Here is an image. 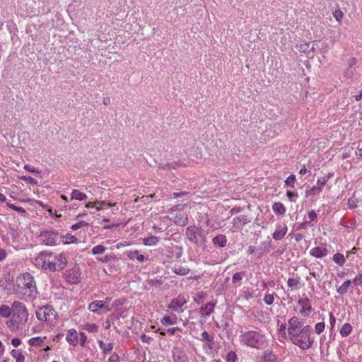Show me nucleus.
<instances>
[{
    "instance_id": "1",
    "label": "nucleus",
    "mask_w": 362,
    "mask_h": 362,
    "mask_svg": "<svg viewBox=\"0 0 362 362\" xmlns=\"http://www.w3.org/2000/svg\"><path fill=\"white\" fill-rule=\"evenodd\" d=\"M13 292L20 299L26 302H33L35 300L39 292L34 276L29 272L20 274L13 285Z\"/></svg>"
},
{
    "instance_id": "2",
    "label": "nucleus",
    "mask_w": 362,
    "mask_h": 362,
    "mask_svg": "<svg viewBox=\"0 0 362 362\" xmlns=\"http://www.w3.org/2000/svg\"><path fill=\"white\" fill-rule=\"evenodd\" d=\"M28 310L25 305L20 301L12 303V315L6 325L12 332L23 329L28 320Z\"/></svg>"
},
{
    "instance_id": "3",
    "label": "nucleus",
    "mask_w": 362,
    "mask_h": 362,
    "mask_svg": "<svg viewBox=\"0 0 362 362\" xmlns=\"http://www.w3.org/2000/svg\"><path fill=\"white\" fill-rule=\"evenodd\" d=\"M240 342L243 345L256 349H265L268 345L266 334L259 329L241 332Z\"/></svg>"
},
{
    "instance_id": "4",
    "label": "nucleus",
    "mask_w": 362,
    "mask_h": 362,
    "mask_svg": "<svg viewBox=\"0 0 362 362\" xmlns=\"http://www.w3.org/2000/svg\"><path fill=\"white\" fill-rule=\"evenodd\" d=\"M301 350H308L313 346L315 337L312 335V327L310 325L300 327L296 335L292 334L287 340Z\"/></svg>"
},
{
    "instance_id": "5",
    "label": "nucleus",
    "mask_w": 362,
    "mask_h": 362,
    "mask_svg": "<svg viewBox=\"0 0 362 362\" xmlns=\"http://www.w3.org/2000/svg\"><path fill=\"white\" fill-rule=\"evenodd\" d=\"M303 321L297 316L290 317L286 322H278L277 334L280 341H287L292 334L296 335V332L303 325Z\"/></svg>"
},
{
    "instance_id": "6",
    "label": "nucleus",
    "mask_w": 362,
    "mask_h": 362,
    "mask_svg": "<svg viewBox=\"0 0 362 362\" xmlns=\"http://www.w3.org/2000/svg\"><path fill=\"white\" fill-rule=\"evenodd\" d=\"M54 254L44 251L38 253L33 259V264L38 268L54 272L57 270V262H53Z\"/></svg>"
},
{
    "instance_id": "7",
    "label": "nucleus",
    "mask_w": 362,
    "mask_h": 362,
    "mask_svg": "<svg viewBox=\"0 0 362 362\" xmlns=\"http://www.w3.org/2000/svg\"><path fill=\"white\" fill-rule=\"evenodd\" d=\"M38 320L45 322H52L56 320L57 311L50 305H45L39 308L35 312Z\"/></svg>"
},
{
    "instance_id": "8",
    "label": "nucleus",
    "mask_w": 362,
    "mask_h": 362,
    "mask_svg": "<svg viewBox=\"0 0 362 362\" xmlns=\"http://www.w3.org/2000/svg\"><path fill=\"white\" fill-rule=\"evenodd\" d=\"M110 300V298H107L106 300H94L88 305V309L95 313L102 315L109 312L111 308L108 304Z\"/></svg>"
},
{
    "instance_id": "9",
    "label": "nucleus",
    "mask_w": 362,
    "mask_h": 362,
    "mask_svg": "<svg viewBox=\"0 0 362 362\" xmlns=\"http://www.w3.org/2000/svg\"><path fill=\"white\" fill-rule=\"evenodd\" d=\"M189 297L187 296L185 294H180L170 301L168 308L173 311L182 313L183 312L182 307L187 303Z\"/></svg>"
},
{
    "instance_id": "10",
    "label": "nucleus",
    "mask_w": 362,
    "mask_h": 362,
    "mask_svg": "<svg viewBox=\"0 0 362 362\" xmlns=\"http://www.w3.org/2000/svg\"><path fill=\"white\" fill-rule=\"evenodd\" d=\"M298 304L301 307L299 313L303 317H308L313 310L310 301L308 298H300L298 300Z\"/></svg>"
},
{
    "instance_id": "11",
    "label": "nucleus",
    "mask_w": 362,
    "mask_h": 362,
    "mask_svg": "<svg viewBox=\"0 0 362 362\" xmlns=\"http://www.w3.org/2000/svg\"><path fill=\"white\" fill-rule=\"evenodd\" d=\"M66 279L70 284H76L80 281L81 273L79 269L74 268L67 270L65 274Z\"/></svg>"
},
{
    "instance_id": "12",
    "label": "nucleus",
    "mask_w": 362,
    "mask_h": 362,
    "mask_svg": "<svg viewBox=\"0 0 362 362\" xmlns=\"http://www.w3.org/2000/svg\"><path fill=\"white\" fill-rule=\"evenodd\" d=\"M356 59L355 57H350L347 60L348 66L344 70L343 76L346 78H351L356 74Z\"/></svg>"
},
{
    "instance_id": "13",
    "label": "nucleus",
    "mask_w": 362,
    "mask_h": 362,
    "mask_svg": "<svg viewBox=\"0 0 362 362\" xmlns=\"http://www.w3.org/2000/svg\"><path fill=\"white\" fill-rule=\"evenodd\" d=\"M310 255L315 258H322L328 255V249L326 244L315 247L310 250Z\"/></svg>"
},
{
    "instance_id": "14",
    "label": "nucleus",
    "mask_w": 362,
    "mask_h": 362,
    "mask_svg": "<svg viewBox=\"0 0 362 362\" xmlns=\"http://www.w3.org/2000/svg\"><path fill=\"white\" fill-rule=\"evenodd\" d=\"M42 242L47 245H57V235L54 233L45 232L41 235Z\"/></svg>"
},
{
    "instance_id": "15",
    "label": "nucleus",
    "mask_w": 362,
    "mask_h": 362,
    "mask_svg": "<svg viewBox=\"0 0 362 362\" xmlns=\"http://www.w3.org/2000/svg\"><path fill=\"white\" fill-rule=\"evenodd\" d=\"M288 228L285 224H279L276 226V230L273 233V238L275 240H280L284 238L286 234Z\"/></svg>"
},
{
    "instance_id": "16",
    "label": "nucleus",
    "mask_w": 362,
    "mask_h": 362,
    "mask_svg": "<svg viewBox=\"0 0 362 362\" xmlns=\"http://www.w3.org/2000/svg\"><path fill=\"white\" fill-rule=\"evenodd\" d=\"M297 49L298 51L309 54L310 53H313L315 51V41L311 42H304L299 45H298Z\"/></svg>"
},
{
    "instance_id": "17",
    "label": "nucleus",
    "mask_w": 362,
    "mask_h": 362,
    "mask_svg": "<svg viewBox=\"0 0 362 362\" xmlns=\"http://www.w3.org/2000/svg\"><path fill=\"white\" fill-rule=\"evenodd\" d=\"M54 262H57V269H63L67 264L66 257L64 253H59L57 255H54Z\"/></svg>"
},
{
    "instance_id": "18",
    "label": "nucleus",
    "mask_w": 362,
    "mask_h": 362,
    "mask_svg": "<svg viewBox=\"0 0 362 362\" xmlns=\"http://www.w3.org/2000/svg\"><path fill=\"white\" fill-rule=\"evenodd\" d=\"M66 340L71 346H76L78 344V333L75 329H69L67 331Z\"/></svg>"
},
{
    "instance_id": "19",
    "label": "nucleus",
    "mask_w": 362,
    "mask_h": 362,
    "mask_svg": "<svg viewBox=\"0 0 362 362\" xmlns=\"http://www.w3.org/2000/svg\"><path fill=\"white\" fill-rule=\"evenodd\" d=\"M215 303L212 302L207 303L200 308V313L203 316L210 315L214 310Z\"/></svg>"
},
{
    "instance_id": "20",
    "label": "nucleus",
    "mask_w": 362,
    "mask_h": 362,
    "mask_svg": "<svg viewBox=\"0 0 362 362\" xmlns=\"http://www.w3.org/2000/svg\"><path fill=\"white\" fill-rule=\"evenodd\" d=\"M315 50L319 49L322 54H326L329 51V45L325 41L316 40L315 41Z\"/></svg>"
},
{
    "instance_id": "21",
    "label": "nucleus",
    "mask_w": 362,
    "mask_h": 362,
    "mask_svg": "<svg viewBox=\"0 0 362 362\" xmlns=\"http://www.w3.org/2000/svg\"><path fill=\"white\" fill-rule=\"evenodd\" d=\"M273 211L279 216H283L285 214L286 209L284 205L281 202H275L272 204Z\"/></svg>"
},
{
    "instance_id": "22",
    "label": "nucleus",
    "mask_w": 362,
    "mask_h": 362,
    "mask_svg": "<svg viewBox=\"0 0 362 362\" xmlns=\"http://www.w3.org/2000/svg\"><path fill=\"white\" fill-rule=\"evenodd\" d=\"M212 243L215 246L223 247L226 245L227 238L224 235H218L212 239Z\"/></svg>"
},
{
    "instance_id": "23",
    "label": "nucleus",
    "mask_w": 362,
    "mask_h": 362,
    "mask_svg": "<svg viewBox=\"0 0 362 362\" xmlns=\"http://www.w3.org/2000/svg\"><path fill=\"white\" fill-rule=\"evenodd\" d=\"M177 321V317L175 315L172 316L165 315L161 320L160 322L163 325H175Z\"/></svg>"
},
{
    "instance_id": "24",
    "label": "nucleus",
    "mask_w": 362,
    "mask_h": 362,
    "mask_svg": "<svg viewBox=\"0 0 362 362\" xmlns=\"http://www.w3.org/2000/svg\"><path fill=\"white\" fill-rule=\"evenodd\" d=\"M249 222L247 216L241 215L233 218V223L237 227H240Z\"/></svg>"
},
{
    "instance_id": "25",
    "label": "nucleus",
    "mask_w": 362,
    "mask_h": 362,
    "mask_svg": "<svg viewBox=\"0 0 362 362\" xmlns=\"http://www.w3.org/2000/svg\"><path fill=\"white\" fill-rule=\"evenodd\" d=\"M46 337H35L29 339L28 344L32 346L40 347L42 346Z\"/></svg>"
},
{
    "instance_id": "26",
    "label": "nucleus",
    "mask_w": 362,
    "mask_h": 362,
    "mask_svg": "<svg viewBox=\"0 0 362 362\" xmlns=\"http://www.w3.org/2000/svg\"><path fill=\"white\" fill-rule=\"evenodd\" d=\"M158 241V238L154 235H151L149 237L144 238L142 239L143 244L146 246H154L157 245Z\"/></svg>"
},
{
    "instance_id": "27",
    "label": "nucleus",
    "mask_w": 362,
    "mask_h": 362,
    "mask_svg": "<svg viewBox=\"0 0 362 362\" xmlns=\"http://www.w3.org/2000/svg\"><path fill=\"white\" fill-rule=\"evenodd\" d=\"M71 199L83 201L87 199V195L78 189H74L71 192Z\"/></svg>"
},
{
    "instance_id": "28",
    "label": "nucleus",
    "mask_w": 362,
    "mask_h": 362,
    "mask_svg": "<svg viewBox=\"0 0 362 362\" xmlns=\"http://www.w3.org/2000/svg\"><path fill=\"white\" fill-rule=\"evenodd\" d=\"M352 329L353 328L351 324L345 323L339 330V333L342 337H346L351 333Z\"/></svg>"
},
{
    "instance_id": "29",
    "label": "nucleus",
    "mask_w": 362,
    "mask_h": 362,
    "mask_svg": "<svg viewBox=\"0 0 362 362\" xmlns=\"http://www.w3.org/2000/svg\"><path fill=\"white\" fill-rule=\"evenodd\" d=\"M11 355L16 359V362H25V356L21 351L13 349L11 351Z\"/></svg>"
},
{
    "instance_id": "30",
    "label": "nucleus",
    "mask_w": 362,
    "mask_h": 362,
    "mask_svg": "<svg viewBox=\"0 0 362 362\" xmlns=\"http://www.w3.org/2000/svg\"><path fill=\"white\" fill-rule=\"evenodd\" d=\"M322 189L320 188V186H313L309 189H307L305 190V196L310 197V196H315L319 194L322 192Z\"/></svg>"
},
{
    "instance_id": "31",
    "label": "nucleus",
    "mask_w": 362,
    "mask_h": 362,
    "mask_svg": "<svg viewBox=\"0 0 362 362\" xmlns=\"http://www.w3.org/2000/svg\"><path fill=\"white\" fill-rule=\"evenodd\" d=\"M12 315V307L10 308L6 305H2L0 307V316L7 318Z\"/></svg>"
},
{
    "instance_id": "32",
    "label": "nucleus",
    "mask_w": 362,
    "mask_h": 362,
    "mask_svg": "<svg viewBox=\"0 0 362 362\" xmlns=\"http://www.w3.org/2000/svg\"><path fill=\"white\" fill-rule=\"evenodd\" d=\"M63 243L64 245H69L71 243H78V239L74 235L70 233H67L66 235L63 237Z\"/></svg>"
},
{
    "instance_id": "33",
    "label": "nucleus",
    "mask_w": 362,
    "mask_h": 362,
    "mask_svg": "<svg viewBox=\"0 0 362 362\" xmlns=\"http://www.w3.org/2000/svg\"><path fill=\"white\" fill-rule=\"evenodd\" d=\"M98 345L100 349L103 350L104 354H107L112 350L114 345L113 343L105 344L103 341H98Z\"/></svg>"
},
{
    "instance_id": "34",
    "label": "nucleus",
    "mask_w": 362,
    "mask_h": 362,
    "mask_svg": "<svg viewBox=\"0 0 362 362\" xmlns=\"http://www.w3.org/2000/svg\"><path fill=\"white\" fill-rule=\"evenodd\" d=\"M351 281L350 280H346L345 281L341 286H339L337 291L339 294L340 295H344L345 293H347L348 291V289L349 288V286H351Z\"/></svg>"
},
{
    "instance_id": "35",
    "label": "nucleus",
    "mask_w": 362,
    "mask_h": 362,
    "mask_svg": "<svg viewBox=\"0 0 362 362\" xmlns=\"http://www.w3.org/2000/svg\"><path fill=\"white\" fill-rule=\"evenodd\" d=\"M264 360L265 362H278L276 356L269 351L264 352Z\"/></svg>"
},
{
    "instance_id": "36",
    "label": "nucleus",
    "mask_w": 362,
    "mask_h": 362,
    "mask_svg": "<svg viewBox=\"0 0 362 362\" xmlns=\"http://www.w3.org/2000/svg\"><path fill=\"white\" fill-rule=\"evenodd\" d=\"M333 261L339 266H343L345 264L346 259L343 254H334L332 258Z\"/></svg>"
},
{
    "instance_id": "37",
    "label": "nucleus",
    "mask_w": 362,
    "mask_h": 362,
    "mask_svg": "<svg viewBox=\"0 0 362 362\" xmlns=\"http://www.w3.org/2000/svg\"><path fill=\"white\" fill-rule=\"evenodd\" d=\"M173 271L176 274H178V275H181V276H183V275H186L189 273V269L187 268V267H182V266H175Z\"/></svg>"
},
{
    "instance_id": "38",
    "label": "nucleus",
    "mask_w": 362,
    "mask_h": 362,
    "mask_svg": "<svg viewBox=\"0 0 362 362\" xmlns=\"http://www.w3.org/2000/svg\"><path fill=\"white\" fill-rule=\"evenodd\" d=\"M96 204V210L100 211L105 206H112L115 204L108 202L107 201H95Z\"/></svg>"
},
{
    "instance_id": "39",
    "label": "nucleus",
    "mask_w": 362,
    "mask_h": 362,
    "mask_svg": "<svg viewBox=\"0 0 362 362\" xmlns=\"http://www.w3.org/2000/svg\"><path fill=\"white\" fill-rule=\"evenodd\" d=\"M106 250V247L102 245H98L96 246H94L92 250V254L93 255H100L103 254Z\"/></svg>"
},
{
    "instance_id": "40",
    "label": "nucleus",
    "mask_w": 362,
    "mask_h": 362,
    "mask_svg": "<svg viewBox=\"0 0 362 362\" xmlns=\"http://www.w3.org/2000/svg\"><path fill=\"white\" fill-rule=\"evenodd\" d=\"M199 339L203 341L213 342L214 335L209 334L207 332L204 331L201 334V337Z\"/></svg>"
},
{
    "instance_id": "41",
    "label": "nucleus",
    "mask_w": 362,
    "mask_h": 362,
    "mask_svg": "<svg viewBox=\"0 0 362 362\" xmlns=\"http://www.w3.org/2000/svg\"><path fill=\"white\" fill-rule=\"evenodd\" d=\"M295 182H296V176H295V175L291 174L284 181L285 186L294 187Z\"/></svg>"
},
{
    "instance_id": "42",
    "label": "nucleus",
    "mask_w": 362,
    "mask_h": 362,
    "mask_svg": "<svg viewBox=\"0 0 362 362\" xmlns=\"http://www.w3.org/2000/svg\"><path fill=\"white\" fill-rule=\"evenodd\" d=\"M19 179L33 185L37 184V181L30 176L22 175L19 177Z\"/></svg>"
},
{
    "instance_id": "43",
    "label": "nucleus",
    "mask_w": 362,
    "mask_h": 362,
    "mask_svg": "<svg viewBox=\"0 0 362 362\" xmlns=\"http://www.w3.org/2000/svg\"><path fill=\"white\" fill-rule=\"evenodd\" d=\"M88 225V223L85 221H79L75 224H73L71 226V228L72 230H76L81 228H83V227H86Z\"/></svg>"
},
{
    "instance_id": "44",
    "label": "nucleus",
    "mask_w": 362,
    "mask_h": 362,
    "mask_svg": "<svg viewBox=\"0 0 362 362\" xmlns=\"http://www.w3.org/2000/svg\"><path fill=\"white\" fill-rule=\"evenodd\" d=\"M325 328V322H318L315 325V332L316 334H321Z\"/></svg>"
},
{
    "instance_id": "45",
    "label": "nucleus",
    "mask_w": 362,
    "mask_h": 362,
    "mask_svg": "<svg viewBox=\"0 0 362 362\" xmlns=\"http://www.w3.org/2000/svg\"><path fill=\"white\" fill-rule=\"evenodd\" d=\"M263 300H264V302L268 305L273 304L274 300V294H270V293L266 294L264 296Z\"/></svg>"
},
{
    "instance_id": "46",
    "label": "nucleus",
    "mask_w": 362,
    "mask_h": 362,
    "mask_svg": "<svg viewBox=\"0 0 362 362\" xmlns=\"http://www.w3.org/2000/svg\"><path fill=\"white\" fill-rule=\"evenodd\" d=\"M115 256L114 255L108 254V255H106L103 257L98 258V259L99 261H100L101 262L107 263V262H110L111 260L115 259Z\"/></svg>"
},
{
    "instance_id": "47",
    "label": "nucleus",
    "mask_w": 362,
    "mask_h": 362,
    "mask_svg": "<svg viewBox=\"0 0 362 362\" xmlns=\"http://www.w3.org/2000/svg\"><path fill=\"white\" fill-rule=\"evenodd\" d=\"M178 329H178L177 327H173V328H170V329H166V330H162V331H160V335H163V336H164V335H165V334H170V335H173V334L175 333V332H176L177 330H178Z\"/></svg>"
},
{
    "instance_id": "48",
    "label": "nucleus",
    "mask_w": 362,
    "mask_h": 362,
    "mask_svg": "<svg viewBox=\"0 0 362 362\" xmlns=\"http://www.w3.org/2000/svg\"><path fill=\"white\" fill-rule=\"evenodd\" d=\"M6 205L11 209L14 210V211H16L19 213H25V210L21 207V206H15L14 204H11V203H8L7 202L6 203Z\"/></svg>"
},
{
    "instance_id": "49",
    "label": "nucleus",
    "mask_w": 362,
    "mask_h": 362,
    "mask_svg": "<svg viewBox=\"0 0 362 362\" xmlns=\"http://www.w3.org/2000/svg\"><path fill=\"white\" fill-rule=\"evenodd\" d=\"M286 195H287V197L288 198V200L291 202H296V199H297V198L298 197L297 193H294V192H292L291 191H287Z\"/></svg>"
},
{
    "instance_id": "50",
    "label": "nucleus",
    "mask_w": 362,
    "mask_h": 362,
    "mask_svg": "<svg viewBox=\"0 0 362 362\" xmlns=\"http://www.w3.org/2000/svg\"><path fill=\"white\" fill-rule=\"evenodd\" d=\"M334 17L335 18L336 21L339 23H341V19L344 16V13L341 10H336L333 13Z\"/></svg>"
},
{
    "instance_id": "51",
    "label": "nucleus",
    "mask_w": 362,
    "mask_h": 362,
    "mask_svg": "<svg viewBox=\"0 0 362 362\" xmlns=\"http://www.w3.org/2000/svg\"><path fill=\"white\" fill-rule=\"evenodd\" d=\"M244 276V273L243 272H236L233 274V283H237L238 281H240V280H242L243 277Z\"/></svg>"
},
{
    "instance_id": "52",
    "label": "nucleus",
    "mask_w": 362,
    "mask_h": 362,
    "mask_svg": "<svg viewBox=\"0 0 362 362\" xmlns=\"http://www.w3.org/2000/svg\"><path fill=\"white\" fill-rule=\"evenodd\" d=\"M328 177H322L320 178H318L317 180V186H320V188L322 189V187L326 185V183L328 181Z\"/></svg>"
},
{
    "instance_id": "53",
    "label": "nucleus",
    "mask_w": 362,
    "mask_h": 362,
    "mask_svg": "<svg viewBox=\"0 0 362 362\" xmlns=\"http://www.w3.org/2000/svg\"><path fill=\"white\" fill-rule=\"evenodd\" d=\"M24 169L29 172V173H37V174H39L40 173V170H37V168L30 165H24Z\"/></svg>"
},
{
    "instance_id": "54",
    "label": "nucleus",
    "mask_w": 362,
    "mask_h": 362,
    "mask_svg": "<svg viewBox=\"0 0 362 362\" xmlns=\"http://www.w3.org/2000/svg\"><path fill=\"white\" fill-rule=\"evenodd\" d=\"M329 326H330V329L331 330H333L334 328V326H335V323H336V318L334 316L333 313H329Z\"/></svg>"
},
{
    "instance_id": "55",
    "label": "nucleus",
    "mask_w": 362,
    "mask_h": 362,
    "mask_svg": "<svg viewBox=\"0 0 362 362\" xmlns=\"http://www.w3.org/2000/svg\"><path fill=\"white\" fill-rule=\"evenodd\" d=\"M127 256L132 259H136V257L139 255L138 250H129L126 252Z\"/></svg>"
},
{
    "instance_id": "56",
    "label": "nucleus",
    "mask_w": 362,
    "mask_h": 362,
    "mask_svg": "<svg viewBox=\"0 0 362 362\" xmlns=\"http://www.w3.org/2000/svg\"><path fill=\"white\" fill-rule=\"evenodd\" d=\"M308 216L309 218L308 223L316 221L317 217V214L314 210H311L310 211H309Z\"/></svg>"
},
{
    "instance_id": "57",
    "label": "nucleus",
    "mask_w": 362,
    "mask_h": 362,
    "mask_svg": "<svg viewBox=\"0 0 362 362\" xmlns=\"http://www.w3.org/2000/svg\"><path fill=\"white\" fill-rule=\"evenodd\" d=\"M299 284V280L294 278H289L287 284L289 287H294Z\"/></svg>"
},
{
    "instance_id": "58",
    "label": "nucleus",
    "mask_w": 362,
    "mask_h": 362,
    "mask_svg": "<svg viewBox=\"0 0 362 362\" xmlns=\"http://www.w3.org/2000/svg\"><path fill=\"white\" fill-rule=\"evenodd\" d=\"M352 283L354 285H361L362 284V273L358 274L354 279L353 280Z\"/></svg>"
},
{
    "instance_id": "59",
    "label": "nucleus",
    "mask_w": 362,
    "mask_h": 362,
    "mask_svg": "<svg viewBox=\"0 0 362 362\" xmlns=\"http://www.w3.org/2000/svg\"><path fill=\"white\" fill-rule=\"evenodd\" d=\"M235 360H236V355L234 352L230 351L227 354L226 361L228 362H235Z\"/></svg>"
},
{
    "instance_id": "60",
    "label": "nucleus",
    "mask_w": 362,
    "mask_h": 362,
    "mask_svg": "<svg viewBox=\"0 0 362 362\" xmlns=\"http://www.w3.org/2000/svg\"><path fill=\"white\" fill-rule=\"evenodd\" d=\"M357 148L358 151H356L357 159L362 160V144L361 145V144H359Z\"/></svg>"
},
{
    "instance_id": "61",
    "label": "nucleus",
    "mask_w": 362,
    "mask_h": 362,
    "mask_svg": "<svg viewBox=\"0 0 362 362\" xmlns=\"http://www.w3.org/2000/svg\"><path fill=\"white\" fill-rule=\"evenodd\" d=\"M152 338L150 337V336H148L146 334H142L141 336V340L143 341V342H145V343H150V341H151Z\"/></svg>"
},
{
    "instance_id": "62",
    "label": "nucleus",
    "mask_w": 362,
    "mask_h": 362,
    "mask_svg": "<svg viewBox=\"0 0 362 362\" xmlns=\"http://www.w3.org/2000/svg\"><path fill=\"white\" fill-rule=\"evenodd\" d=\"M80 340H81V346H83L85 342L87 340L86 334L84 332H80Z\"/></svg>"
},
{
    "instance_id": "63",
    "label": "nucleus",
    "mask_w": 362,
    "mask_h": 362,
    "mask_svg": "<svg viewBox=\"0 0 362 362\" xmlns=\"http://www.w3.org/2000/svg\"><path fill=\"white\" fill-rule=\"evenodd\" d=\"M21 344V340L19 338H13L11 340V344L15 347H18Z\"/></svg>"
},
{
    "instance_id": "64",
    "label": "nucleus",
    "mask_w": 362,
    "mask_h": 362,
    "mask_svg": "<svg viewBox=\"0 0 362 362\" xmlns=\"http://www.w3.org/2000/svg\"><path fill=\"white\" fill-rule=\"evenodd\" d=\"M6 257V252L5 250L0 248V262L4 260Z\"/></svg>"
}]
</instances>
